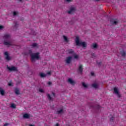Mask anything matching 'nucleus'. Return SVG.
Wrapping results in <instances>:
<instances>
[{
  "label": "nucleus",
  "mask_w": 126,
  "mask_h": 126,
  "mask_svg": "<svg viewBox=\"0 0 126 126\" xmlns=\"http://www.w3.org/2000/svg\"><path fill=\"white\" fill-rule=\"evenodd\" d=\"M39 92H40V93H44V90H43L42 89L40 88L39 90Z\"/></svg>",
  "instance_id": "obj_33"
},
{
  "label": "nucleus",
  "mask_w": 126,
  "mask_h": 126,
  "mask_svg": "<svg viewBox=\"0 0 126 126\" xmlns=\"http://www.w3.org/2000/svg\"><path fill=\"white\" fill-rule=\"evenodd\" d=\"M78 70L81 73V74L82 73V72L83 71V68L82 64L79 66Z\"/></svg>",
  "instance_id": "obj_12"
},
{
  "label": "nucleus",
  "mask_w": 126,
  "mask_h": 126,
  "mask_svg": "<svg viewBox=\"0 0 126 126\" xmlns=\"http://www.w3.org/2000/svg\"><path fill=\"white\" fill-rule=\"evenodd\" d=\"M4 55L6 56L5 59L6 61H10L11 60V58H10L7 52H5Z\"/></svg>",
  "instance_id": "obj_8"
},
{
  "label": "nucleus",
  "mask_w": 126,
  "mask_h": 126,
  "mask_svg": "<svg viewBox=\"0 0 126 126\" xmlns=\"http://www.w3.org/2000/svg\"><path fill=\"white\" fill-rule=\"evenodd\" d=\"M115 119V117H112L111 118H110V122H114V120Z\"/></svg>",
  "instance_id": "obj_34"
},
{
  "label": "nucleus",
  "mask_w": 126,
  "mask_h": 126,
  "mask_svg": "<svg viewBox=\"0 0 126 126\" xmlns=\"http://www.w3.org/2000/svg\"><path fill=\"white\" fill-rule=\"evenodd\" d=\"M40 53L39 52H37L36 53H33V54H32L31 57V61L32 63H35L36 62L35 60H39L40 59Z\"/></svg>",
  "instance_id": "obj_3"
},
{
  "label": "nucleus",
  "mask_w": 126,
  "mask_h": 126,
  "mask_svg": "<svg viewBox=\"0 0 126 126\" xmlns=\"http://www.w3.org/2000/svg\"><path fill=\"white\" fill-rule=\"evenodd\" d=\"M95 0V1H99L100 0Z\"/></svg>",
  "instance_id": "obj_45"
},
{
  "label": "nucleus",
  "mask_w": 126,
  "mask_h": 126,
  "mask_svg": "<svg viewBox=\"0 0 126 126\" xmlns=\"http://www.w3.org/2000/svg\"><path fill=\"white\" fill-rule=\"evenodd\" d=\"M47 97L49 100H53V98H52L50 94H47Z\"/></svg>",
  "instance_id": "obj_30"
},
{
  "label": "nucleus",
  "mask_w": 126,
  "mask_h": 126,
  "mask_svg": "<svg viewBox=\"0 0 126 126\" xmlns=\"http://www.w3.org/2000/svg\"><path fill=\"white\" fill-rule=\"evenodd\" d=\"M75 41L76 46H81L83 48H86L87 46V44L86 42L79 41V37L78 36L76 37Z\"/></svg>",
  "instance_id": "obj_2"
},
{
  "label": "nucleus",
  "mask_w": 126,
  "mask_h": 126,
  "mask_svg": "<svg viewBox=\"0 0 126 126\" xmlns=\"http://www.w3.org/2000/svg\"><path fill=\"white\" fill-rule=\"evenodd\" d=\"M7 69H8V70L9 71H16V70H17V68H16V67L15 66H12V67H9L8 66V65H7Z\"/></svg>",
  "instance_id": "obj_6"
},
{
  "label": "nucleus",
  "mask_w": 126,
  "mask_h": 126,
  "mask_svg": "<svg viewBox=\"0 0 126 126\" xmlns=\"http://www.w3.org/2000/svg\"><path fill=\"white\" fill-rule=\"evenodd\" d=\"M110 21L112 25H118L119 24V20L117 19H111Z\"/></svg>",
  "instance_id": "obj_5"
},
{
  "label": "nucleus",
  "mask_w": 126,
  "mask_h": 126,
  "mask_svg": "<svg viewBox=\"0 0 126 126\" xmlns=\"http://www.w3.org/2000/svg\"><path fill=\"white\" fill-rule=\"evenodd\" d=\"M76 11V8L75 7L71 6L69 8V10L67 11L68 14H73Z\"/></svg>",
  "instance_id": "obj_4"
},
{
  "label": "nucleus",
  "mask_w": 126,
  "mask_h": 126,
  "mask_svg": "<svg viewBox=\"0 0 126 126\" xmlns=\"http://www.w3.org/2000/svg\"><path fill=\"white\" fill-rule=\"evenodd\" d=\"M92 58L93 59H96V55H95V53H92Z\"/></svg>",
  "instance_id": "obj_29"
},
{
  "label": "nucleus",
  "mask_w": 126,
  "mask_h": 126,
  "mask_svg": "<svg viewBox=\"0 0 126 126\" xmlns=\"http://www.w3.org/2000/svg\"><path fill=\"white\" fill-rule=\"evenodd\" d=\"M0 60H1V58H0Z\"/></svg>",
  "instance_id": "obj_47"
},
{
  "label": "nucleus",
  "mask_w": 126,
  "mask_h": 126,
  "mask_svg": "<svg viewBox=\"0 0 126 126\" xmlns=\"http://www.w3.org/2000/svg\"><path fill=\"white\" fill-rule=\"evenodd\" d=\"M9 123H5V124H4L3 126H9Z\"/></svg>",
  "instance_id": "obj_36"
},
{
  "label": "nucleus",
  "mask_w": 126,
  "mask_h": 126,
  "mask_svg": "<svg viewBox=\"0 0 126 126\" xmlns=\"http://www.w3.org/2000/svg\"><path fill=\"white\" fill-rule=\"evenodd\" d=\"M18 14V11L13 12V16H14V17L17 16Z\"/></svg>",
  "instance_id": "obj_25"
},
{
  "label": "nucleus",
  "mask_w": 126,
  "mask_h": 126,
  "mask_svg": "<svg viewBox=\"0 0 126 126\" xmlns=\"http://www.w3.org/2000/svg\"><path fill=\"white\" fill-rule=\"evenodd\" d=\"M9 86H12V84L11 83H8Z\"/></svg>",
  "instance_id": "obj_40"
},
{
  "label": "nucleus",
  "mask_w": 126,
  "mask_h": 126,
  "mask_svg": "<svg viewBox=\"0 0 126 126\" xmlns=\"http://www.w3.org/2000/svg\"><path fill=\"white\" fill-rule=\"evenodd\" d=\"M56 114L57 115H62V114H63V109H61L60 110H58L56 112Z\"/></svg>",
  "instance_id": "obj_14"
},
{
  "label": "nucleus",
  "mask_w": 126,
  "mask_h": 126,
  "mask_svg": "<svg viewBox=\"0 0 126 126\" xmlns=\"http://www.w3.org/2000/svg\"><path fill=\"white\" fill-rule=\"evenodd\" d=\"M51 84H52V82H48V85H51Z\"/></svg>",
  "instance_id": "obj_39"
},
{
  "label": "nucleus",
  "mask_w": 126,
  "mask_h": 126,
  "mask_svg": "<svg viewBox=\"0 0 126 126\" xmlns=\"http://www.w3.org/2000/svg\"><path fill=\"white\" fill-rule=\"evenodd\" d=\"M23 118L24 119H29L30 118V115L27 113H25L23 115Z\"/></svg>",
  "instance_id": "obj_15"
},
{
  "label": "nucleus",
  "mask_w": 126,
  "mask_h": 126,
  "mask_svg": "<svg viewBox=\"0 0 126 126\" xmlns=\"http://www.w3.org/2000/svg\"><path fill=\"white\" fill-rule=\"evenodd\" d=\"M66 1H67V2H70V1H71V0H66Z\"/></svg>",
  "instance_id": "obj_41"
},
{
  "label": "nucleus",
  "mask_w": 126,
  "mask_h": 126,
  "mask_svg": "<svg viewBox=\"0 0 126 126\" xmlns=\"http://www.w3.org/2000/svg\"><path fill=\"white\" fill-rule=\"evenodd\" d=\"M15 93L17 95H19V94H20V93H19V89H18V88H16L15 89Z\"/></svg>",
  "instance_id": "obj_22"
},
{
  "label": "nucleus",
  "mask_w": 126,
  "mask_h": 126,
  "mask_svg": "<svg viewBox=\"0 0 126 126\" xmlns=\"http://www.w3.org/2000/svg\"><path fill=\"white\" fill-rule=\"evenodd\" d=\"M92 87L94 88V89H98L99 88V85L96 83H94L92 84Z\"/></svg>",
  "instance_id": "obj_10"
},
{
  "label": "nucleus",
  "mask_w": 126,
  "mask_h": 126,
  "mask_svg": "<svg viewBox=\"0 0 126 126\" xmlns=\"http://www.w3.org/2000/svg\"><path fill=\"white\" fill-rule=\"evenodd\" d=\"M13 23L14 25V27H15V28H17L18 27V26L19 25V24H18V22L14 21Z\"/></svg>",
  "instance_id": "obj_18"
},
{
  "label": "nucleus",
  "mask_w": 126,
  "mask_h": 126,
  "mask_svg": "<svg viewBox=\"0 0 126 126\" xmlns=\"http://www.w3.org/2000/svg\"><path fill=\"white\" fill-rule=\"evenodd\" d=\"M29 55H30V56H31V57L32 55H33L34 53H33L32 52V50H30L29 51Z\"/></svg>",
  "instance_id": "obj_31"
},
{
  "label": "nucleus",
  "mask_w": 126,
  "mask_h": 126,
  "mask_svg": "<svg viewBox=\"0 0 126 126\" xmlns=\"http://www.w3.org/2000/svg\"><path fill=\"white\" fill-rule=\"evenodd\" d=\"M32 48H38V44H37L36 43H32Z\"/></svg>",
  "instance_id": "obj_23"
},
{
  "label": "nucleus",
  "mask_w": 126,
  "mask_h": 126,
  "mask_svg": "<svg viewBox=\"0 0 126 126\" xmlns=\"http://www.w3.org/2000/svg\"><path fill=\"white\" fill-rule=\"evenodd\" d=\"M0 94L3 96L4 95V90H3L1 88H0Z\"/></svg>",
  "instance_id": "obj_19"
},
{
  "label": "nucleus",
  "mask_w": 126,
  "mask_h": 126,
  "mask_svg": "<svg viewBox=\"0 0 126 126\" xmlns=\"http://www.w3.org/2000/svg\"><path fill=\"white\" fill-rule=\"evenodd\" d=\"M4 28V27L3 26H0V30H2Z\"/></svg>",
  "instance_id": "obj_35"
},
{
  "label": "nucleus",
  "mask_w": 126,
  "mask_h": 126,
  "mask_svg": "<svg viewBox=\"0 0 126 126\" xmlns=\"http://www.w3.org/2000/svg\"><path fill=\"white\" fill-rule=\"evenodd\" d=\"M21 20H23V19H21Z\"/></svg>",
  "instance_id": "obj_48"
},
{
  "label": "nucleus",
  "mask_w": 126,
  "mask_h": 126,
  "mask_svg": "<svg viewBox=\"0 0 126 126\" xmlns=\"http://www.w3.org/2000/svg\"><path fill=\"white\" fill-rule=\"evenodd\" d=\"M114 93L116 94L118 98H121L122 97V95L120 94V92H119V90L118 89V88H114Z\"/></svg>",
  "instance_id": "obj_7"
},
{
  "label": "nucleus",
  "mask_w": 126,
  "mask_h": 126,
  "mask_svg": "<svg viewBox=\"0 0 126 126\" xmlns=\"http://www.w3.org/2000/svg\"><path fill=\"white\" fill-rule=\"evenodd\" d=\"M11 108H12V109H15L16 108V106H15V104H14V103H12L11 105Z\"/></svg>",
  "instance_id": "obj_28"
},
{
  "label": "nucleus",
  "mask_w": 126,
  "mask_h": 126,
  "mask_svg": "<svg viewBox=\"0 0 126 126\" xmlns=\"http://www.w3.org/2000/svg\"><path fill=\"white\" fill-rule=\"evenodd\" d=\"M31 35H33L34 36H36L37 35V32H36L34 30H32L31 32Z\"/></svg>",
  "instance_id": "obj_20"
},
{
  "label": "nucleus",
  "mask_w": 126,
  "mask_h": 126,
  "mask_svg": "<svg viewBox=\"0 0 126 126\" xmlns=\"http://www.w3.org/2000/svg\"><path fill=\"white\" fill-rule=\"evenodd\" d=\"M120 54H121L122 57H123V58H125V57H126V51H124V50H123L122 51H121Z\"/></svg>",
  "instance_id": "obj_16"
},
{
  "label": "nucleus",
  "mask_w": 126,
  "mask_h": 126,
  "mask_svg": "<svg viewBox=\"0 0 126 126\" xmlns=\"http://www.w3.org/2000/svg\"><path fill=\"white\" fill-rule=\"evenodd\" d=\"M19 1H22V0H19Z\"/></svg>",
  "instance_id": "obj_46"
},
{
  "label": "nucleus",
  "mask_w": 126,
  "mask_h": 126,
  "mask_svg": "<svg viewBox=\"0 0 126 126\" xmlns=\"http://www.w3.org/2000/svg\"><path fill=\"white\" fill-rule=\"evenodd\" d=\"M96 63H97V64H98V67H101V65L102 64V62H98V61H96Z\"/></svg>",
  "instance_id": "obj_27"
},
{
  "label": "nucleus",
  "mask_w": 126,
  "mask_h": 126,
  "mask_svg": "<svg viewBox=\"0 0 126 126\" xmlns=\"http://www.w3.org/2000/svg\"><path fill=\"white\" fill-rule=\"evenodd\" d=\"M74 59H75L76 60H77L78 59V55H75V54H74Z\"/></svg>",
  "instance_id": "obj_32"
},
{
  "label": "nucleus",
  "mask_w": 126,
  "mask_h": 126,
  "mask_svg": "<svg viewBox=\"0 0 126 126\" xmlns=\"http://www.w3.org/2000/svg\"><path fill=\"white\" fill-rule=\"evenodd\" d=\"M68 82L70 83V84H71V85H74L75 84V82L72 80L71 78L68 79Z\"/></svg>",
  "instance_id": "obj_11"
},
{
  "label": "nucleus",
  "mask_w": 126,
  "mask_h": 126,
  "mask_svg": "<svg viewBox=\"0 0 126 126\" xmlns=\"http://www.w3.org/2000/svg\"><path fill=\"white\" fill-rule=\"evenodd\" d=\"M47 74V75H51V72H47V74Z\"/></svg>",
  "instance_id": "obj_38"
},
{
  "label": "nucleus",
  "mask_w": 126,
  "mask_h": 126,
  "mask_svg": "<svg viewBox=\"0 0 126 126\" xmlns=\"http://www.w3.org/2000/svg\"><path fill=\"white\" fill-rule=\"evenodd\" d=\"M100 108L99 105H96L95 108L97 109V110H99V108Z\"/></svg>",
  "instance_id": "obj_37"
},
{
  "label": "nucleus",
  "mask_w": 126,
  "mask_h": 126,
  "mask_svg": "<svg viewBox=\"0 0 126 126\" xmlns=\"http://www.w3.org/2000/svg\"><path fill=\"white\" fill-rule=\"evenodd\" d=\"M63 38L64 41L65 42H66V43H67V42H68V39H67V37H66L65 35H63Z\"/></svg>",
  "instance_id": "obj_24"
},
{
  "label": "nucleus",
  "mask_w": 126,
  "mask_h": 126,
  "mask_svg": "<svg viewBox=\"0 0 126 126\" xmlns=\"http://www.w3.org/2000/svg\"><path fill=\"white\" fill-rule=\"evenodd\" d=\"M29 126H35V125H32V124H30V125H29Z\"/></svg>",
  "instance_id": "obj_44"
},
{
  "label": "nucleus",
  "mask_w": 126,
  "mask_h": 126,
  "mask_svg": "<svg viewBox=\"0 0 126 126\" xmlns=\"http://www.w3.org/2000/svg\"><path fill=\"white\" fill-rule=\"evenodd\" d=\"M52 95L55 97V96H56V94H55V93H52Z\"/></svg>",
  "instance_id": "obj_43"
},
{
  "label": "nucleus",
  "mask_w": 126,
  "mask_h": 126,
  "mask_svg": "<svg viewBox=\"0 0 126 126\" xmlns=\"http://www.w3.org/2000/svg\"><path fill=\"white\" fill-rule=\"evenodd\" d=\"M67 52L68 53V54H74V51L72 50V49H69L67 50Z\"/></svg>",
  "instance_id": "obj_21"
},
{
  "label": "nucleus",
  "mask_w": 126,
  "mask_h": 126,
  "mask_svg": "<svg viewBox=\"0 0 126 126\" xmlns=\"http://www.w3.org/2000/svg\"><path fill=\"white\" fill-rule=\"evenodd\" d=\"M82 86L83 87H84V88H88V86H87V85H86V84H85L84 82L82 83Z\"/></svg>",
  "instance_id": "obj_26"
},
{
  "label": "nucleus",
  "mask_w": 126,
  "mask_h": 126,
  "mask_svg": "<svg viewBox=\"0 0 126 126\" xmlns=\"http://www.w3.org/2000/svg\"><path fill=\"white\" fill-rule=\"evenodd\" d=\"M72 59V57L71 56H69L67 57L65 62L66 63H67L68 64H69L70 63H71V59Z\"/></svg>",
  "instance_id": "obj_9"
},
{
  "label": "nucleus",
  "mask_w": 126,
  "mask_h": 126,
  "mask_svg": "<svg viewBox=\"0 0 126 126\" xmlns=\"http://www.w3.org/2000/svg\"><path fill=\"white\" fill-rule=\"evenodd\" d=\"M94 74H95L94 73V72H92V73H91V75H92V76H94Z\"/></svg>",
  "instance_id": "obj_42"
},
{
  "label": "nucleus",
  "mask_w": 126,
  "mask_h": 126,
  "mask_svg": "<svg viewBox=\"0 0 126 126\" xmlns=\"http://www.w3.org/2000/svg\"><path fill=\"white\" fill-rule=\"evenodd\" d=\"M3 44L5 46H12L11 41H10V35L9 34H5L3 36Z\"/></svg>",
  "instance_id": "obj_1"
},
{
  "label": "nucleus",
  "mask_w": 126,
  "mask_h": 126,
  "mask_svg": "<svg viewBox=\"0 0 126 126\" xmlns=\"http://www.w3.org/2000/svg\"><path fill=\"white\" fill-rule=\"evenodd\" d=\"M91 48L93 49H97L98 48V44H97L96 43H93L91 46Z\"/></svg>",
  "instance_id": "obj_13"
},
{
  "label": "nucleus",
  "mask_w": 126,
  "mask_h": 126,
  "mask_svg": "<svg viewBox=\"0 0 126 126\" xmlns=\"http://www.w3.org/2000/svg\"><path fill=\"white\" fill-rule=\"evenodd\" d=\"M39 76L41 77V78H45L47 76V74L44 73H40L39 74Z\"/></svg>",
  "instance_id": "obj_17"
}]
</instances>
